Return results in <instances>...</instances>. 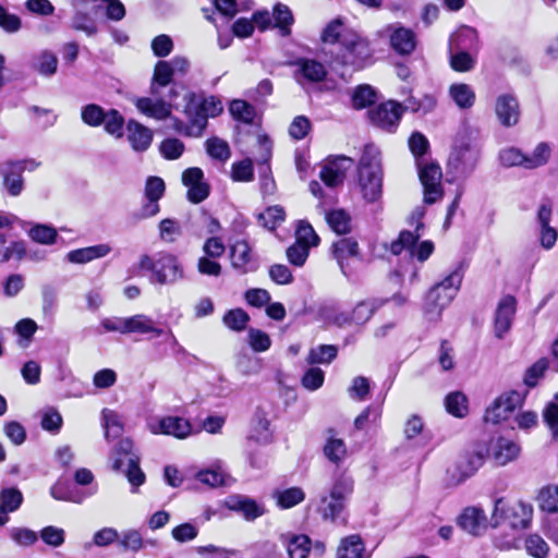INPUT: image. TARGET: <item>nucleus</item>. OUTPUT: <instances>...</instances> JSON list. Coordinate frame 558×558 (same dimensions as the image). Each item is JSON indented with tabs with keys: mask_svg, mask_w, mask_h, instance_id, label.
Segmentation results:
<instances>
[{
	"mask_svg": "<svg viewBox=\"0 0 558 558\" xmlns=\"http://www.w3.org/2000/svg\"><path fill=\"white\" fill-rule=\"evenodd\" d=\"M173 76L168 61H158L155 64L150 81V97H140L134 101L136 109L155 120L163 121L171 116V105L166 102L163 89L173 83Z\"/></svg>",
	"mask_w": 558,
	"mask_h": 558,
	"instance_id": "f257e3e1",
	"label": "nucleus"
},
{
	"mask_svg": "<svg viewBox=\"0 0 558 558\" xmlns=\"http://www.w3.org/2000/svg\"><path fill=\"white\" fill-rule=\"evenodd\" d=\"M379 155L374 145H366L359 163L357 185L368 204H377L383 195L384 172Z\"/></svg>",
	"mask_w": 558,
	"mask_h": 558,
	"instance_id": "f03ea898",
	"label": "nucleus"
},
{
	"mask_svg": "<svg viewBox=\"0 0 558 558\" xmlns=\"http://www.w3.org/2000/svg\"><path fill=\"white\" fill-rule=\"evenodd\" d=\"M183 100L185 101L183 113L185 117L193 118L194 126L187 132L191 135H203L208 118H214L222 111V104L215 96L202 97L193 92H187Z\"/></svg>",
	"mask_w": 558,
	"mask_h": 558,
	"instance_id": "7ed1b4c3",
	"label": "nucleus"
},
{
	"mask_svg": "<svg viewBox=\"0 0 558 558\" xmlns=\"http://www.w3.org/2000/svg\"><path fill=\"white\" fill-rule=\"evenodd\" d=\"M352 492L353 480L345 474H339L335 478L329 494L320 497L319 512L325 519L345 522L344 512Z\"/></svg>",
	"mask_w": 558,
	"mask_h": 558,
	"instance_id": "20e7f679",
	"label": "nucleus"
},
{
	"mask_svg": "<svg viewBox=\"0 0 558 558\" xmlns=\"http://www.w3.org/2000/svg\"><path fill=\"white\" fill-rule=\"evenodd\" d=\"M133 441L129 438L119 440L112 453V469L125 474L132 486V493L137 492V487L144 484L145 473L140 468V457L133 450Z\"/></svg>",
	"mask_w": 558,
	"mask_h": 558,
	"instance_id": "39448f33",
	"label": "nucleus"
},
{
	"mask_svg": "<svg viewBox=\"0 0 558 558\" xmlns=\"http://www.w3.org/2000/svg\"><path fill=\"white\" fill-rule=\"evenodd\" d=\"M481 149L470 136L463 135L457 138L448 158V169L456 178L470 177L478 163Z\"/></svg>",
	"mask_w": 558,
	"mask_h": 558,
	"instance_id": "423d86ee",
	"label": "nucleus"
},
{
	"mask_svg": "<svg viewBox=\"0 0 558 558\" xmlns=\"http://www.w3.org/2000/svg\"><path fill=\"white\" fill-rule=\"evenodd\" d=\"M137 267L141 270L150 271V281L159 284H172L183 277L178 258L168 253H160L156 258L142 255Z\"/></svg>",
	"mask_w": 558,
	"mask_h": 558,
	"instance_id": "0eeeda50",
	"label": "nucleus"
},
{
	"mask_svg": "<svg viewBox=\"0 0 558 558\" xmlns=\"http://www.w3.org/2000/svg\"><path fill=\"white\" fill-rule=\"evenodd\" d=\"M373 54L369 41L353 33L343 38L342 47L336 54L335 61L342 65H350L354 70H361L373 63Z\"/></svg>",
	"mask_w": 558,
	"mask_h": 558,
	"instance_id": "6e6552de",
	"label": "nucleus"
},
{
	"mask_svg": "<svg viewBox=\"0 0 558 558\" xmlns=\"http://www.w3.org/2000/svg\"><path fill=\"white\" fill-rule=\"evenodd\" d=\"M100 325L107 332L150 335V338H159L163 333L162 328H159L151 317L144 314L130 317H108L104 318Z\"/></svg>",
	"mask_w": 558,
	"mask_h": 558,
	"instance_id": "1a4fd4ad",
	"label": "nucleus"
},
{
	"mask_svg": "<svg viewBox=\"0 0 558 558\" xmlns=\"http://www.w3.org/2000/svg\"><path fill=\"white\" fill-rule=\"evenodd\" d=\"M532 517L533 508L530 504L519 501L511 507H507L505 500L499 498L495 501L492 521L494 526L508 522L513 529H526L532 521Z\"/></svg>",
	"mask_w": 558,
	"mask_h": 558,
	"instance_id": "9d476101",
	"label": "nucleus"
},
{
	"mask_svg": "<svg viewBox=\"0 0 558 558\" xmlns=\"http://www.w3.org/2000/svg\"><path fill=\"white\" fill-rule=\"evenodd\" d=\"M416 163L420 181L424 190V203L432 205L444 196L441 168L435 162L423 163L422 160H417Z\"/></svg>",
	"mask_w": 558,
	"mask_h": 558,
	"instance_id": "9b49d317",
	"label": "nucleus"
},
{
	"mask_svg": "<svg viewBox=\"0 0 558 558\" xmlns=\"http://www.w3.org/2000/svg\"><path fill=\"white\" fill-rule=\"evenodd\" d=\"M147 429L154 435H168L179 439L192 433L191 423L181 416H151L146 421Z\"/></svg>",
	"mask_w": 558,
	"mask_h": 558,
	"instance_id": "f8f14e48",
	"label": "nucleus"
},
{
	"mask_svg": "<svg viewBox=\"0 0 558 558\" xmlns=\"http://www.w3.org/2000/svg\"><path fill=\"white\" fill-rule=\"evenodd\" d=\"M380 36H388L390 47L400 56H410L416 48V35L400 23H392L379 32Z\"/></svg>",
	"mask_w": 558,
	"mask_h": 558,
	"instance_id": "ddd939ff",
	"label": "nucleus"
},
{
	"mask_svg": "<svg viewBox=\"0 0 558 558\" xmlns=\"http://www.w3.org/2000/svg\"><path fill=\"white\" fill-rule=\"evenodd\" d=\"M292 65L294 66L293 77L303 88L310 84L320 83L327 76L326 66L315 59L298 58Z\"/></svg>",
	"mask_w": 558,
	"mask_h": 558,
	"instance_id": "4468645a",
	"label": "nucleus"
},
{
	"mask_svg": "<svg viewBox=\"0 0 558 558\" xmlns=\"http://www.w3.org/2000/svg\"><path fill=\"white\" fill-rule=\"evenodd\" d=\"M524 397L518 391H510L501 395L494 403L486 410L484 420L487 423L497 424L500 421L507 420L508 416L523 403Z\"/></svg>",
	"mask_w": 558,
	"mask_h": 558,
	"instance_id": "2eb2a0df",
	"label": "nucleus"
},
{
	"mask_svg": "<svg viewBox=\"0 0 558 558\" xmlns=\"http://www.w3.org/2000/svg\"><path fill=\"white\" fill-rule=\"evenodd\" d=\"M182 183L187 187V199L199 204L209 195V184L204 181V172L198 167L187 168L182 173Z\"/></svg>",
	"mask_w": 558,
	"mask_h": 558,
	"instance_id": "dca6fc26",
	"label": "nucleus"
},
{
	"mask_svg": "<svg viewBox=\"0 0 558 558\" xmlns=\"http://www.w3.org/2000/svg\"><path fill=\"white\" fill-rule=\"evenodd\" d=\"M401 107L396 101H387L368 111L371 121L380 129L391 132L400 121Z\"/></svg>",
	"mask_w": 558,
	"mask_h": 558,
	"instance_id": "f3484780",
	"label": "nucleus"
},
{
	"mask_svg": "<svg viewBox=\"0 0 558 558\" xmlns=\"http://www.w3.org/2000/svg\"><path fill=\"white\" fill-rule=\"evenodd\" d=\"M230 259L232 267L240 274H247L257 268L252 247L246 240H235L230 244Z\"/></svg>",
	"mask_w": 558,
	"mask_h": 558,
	"instance_id": "a211bd4d",
	"label": "nucleus"
},
{
	"mask_svg": "<svg viewBox=\"0 0 558 558\" xmlns=\"http://www.w3.org/2000/svg\"><path fill=\"white\" fill-rule=\"evenodd\" d=\"M515 307L517 300L512 295H506L499 301L494 320V331L497 338L502 339L510 330Z\"/></svg>",
	"mask_w": 558,
	"mask_h": 558,
	"instance_id": "6ab92c4d",
	"label": "nucleus"
},
{
	"mask_svg": "<svg viewBox=\"0 0 558 558\" xmlns=\"http://www.w3.org/2000/svg\"><path fill=\"white\" fill-rule=\"evenodd\" d=\"M424 215V207H417L413 210L411 215V223H415V231L411 232L404 230L400 232L399 238L391 243L390 251L392 254L399 255L403 250H405V247H412L416 244L421 238L420 230L424 228V223L422 222Z\"/></svg>",
	"mask_w": 558,
	"mask_h": 558,
	"instance_id": "aec40b11",
	"label": "nucleus"
},
{
	"mask_svg": "<svg viewBox=\"0 0 558 558\" xmlns=\"http://www.w3.org/2000/svg\"><path fill=\"white\" fill-rule=\"evenodd\" d=\"M486 449L498 465H506L515 460L520 453V446L506 437L493 438Z\"/></svg>",
	"mask_w": 558,
	"mask_h": 558,
	"instance_id": "412c9836",
	"label": "nucleus"
},
{
	"mask_svg": "<svg viewBox=\"0 0 558 558\" xmlns=\"http://www.w3.org/2000/svg\"><path fill=\"white\" fill-rule=\"evenodd\" d=\"M495 112L504 126L510 128L518 124L520 107L517 98L511 94L499 95L496 99Z\"/></svg>",
	"mask_w": 558,
	"mask_h": 558,
	"instance_id": "4be33fe9",
	"label": "nucleus"
},
{
	"mask_svg": "<svg viewBox=\"0 0 558 558\" xmlns=\"http://www.w3.org/2000/svg\"><path fill=\"white\" fill-rule=\"evenodd\" d=\"M226 505L230 510L241 513L247 521H254L266 512L264 505L242 495L229 496Z\"/></svg>",
	"mask_w": 558,
	"mask_h": 558,
	"instance_id": "5701e85b",
	"label": "nucleus"
},
{
	"mask_svg": "<svg viewBox=\"0 0 558 558\" xmlns=\"http://www.w3.org/2000/svg\"><path fill=\"white\" fill-rule=\"evenodd\" d=\"M350 158L344 156L328 160L320 169L319 178L329 187L342 184Z\"/></svg>",
	"mask_w": 558,
	"mask_h": 558,
	"instance_id": "b1692460",
	"label": "nucleus"
},
{
	"mask_svg": "<svg viewBox=\"0 0 558 558\" xmlns=\"http://www.w3.org/2000/svg\"><path fill=\"white\" fill-rule=\"evenodd\" d=\"M464 270L462 265H458L449 275H447L440 282L432 287V298L438 299V291H444L442 301L452 302L458 291L460 290Z\"/></svg>",
	"mask_w": 558,
	"mask_h": 558,
	"instance_id": "393cba45",
	"label": "nucleus"
},
{
	"mask_svg": "<svg viewBox=\"0 0 558 558\" xmlns=\"http://www.w3.org/2000/svg\"><path fill=\"white\" fill-rule=\"evenodd\" d=\"M26 169L22 162H7L0 167V172L3 177V186L12 196H17L22 193L24 182L22 173Z\"/></svg>",
	"mask_w": 558,
	"mask_h": 558,
	"instance_id": "a878e982",
	"label": "nucleus"
},
{
	"mask_svg": "<svg viewBox=\"0 0 558 558\" xmlns=\"http://www.w3.org/2000/svg\"><path fill=\"white\" fill-rule=\"evenodd\" d=\"M332 254L337 259L338 265L345 277H349V258L359 256V244L351 238H343L338 240L332 245Z\"/></svg>",
	"mask_w": 558,
	"mask_h": 558,
	"instance_id": "bb28decb",
	"label": "nucleus"
},
{
	"mask_svg": "<svg viewBox=\"0 0 558 558\" xmlns=\"http://www.w3.org/2000/svg\"><path fill=\"white\" fill-rule=\"evenodd\" d=\"M486 515L476 507H470L458 518V525L472 535H480L486 529Z\"/></svg>",
	"mask_w": 558,
	"mask_h": 558,
	"instance_id": "cd10ccee",
	"label": "nucleus"
},
{
	"mask_svg": "<svg viewBox=\"0 0 558 558\" xmlns=\"http://www.w3.org/2000/svg\"><path fill=\"white\" fill-rule=\"evenodd\" d=\"M128 140L135 151H145L153 142V132L142 123L130 120L126 124Z\"/></svg>",
	"mask_w": 558,
	"mask_h": 558,
	"instance_id": "c85d7f7f",
	"label": "nucleus"
},
{
	"mask_svg": "<svg viewBox=\"0 0 558 558\" xmlns=\"http://www.w3.org/2000/svg\"><path fill=\"white\" fill-rule=\"evenodd\" d=\"M111 246L107 243L82 247L70 251L65 258L72 264H86L97 258L107 256L111 252Z\"/></svg>",
	"mask_w": 558,
	"mask_h": 558,
	"instance_id": "c756f323",
	"label": "nucleus"
},
{
	"mask_svg": "<svg viewBox=\"0 0 558 558\" xmlns=\"http://www.w3.org/2000/svg\"><path fill=\"white\" fill-rule=\"evenodd\" d=\"M489 456L486 447H478L460 459L457 468L463 478L473 475Z\"/></svg>",
	"mask_w": 558,
	"mask_h": 558,
	"instance_id": "7c9ffc66",
	"label": "nucleus"
},
{
	"mask_svg": "<svg viewBox=\"0 0 558 558\" xmlns=\"http://www.w3.org/2000/svg\"><path fill=\"white\" fill-rule=\"evenodd\" d=\"M464 49L477 50L478 49V34L475 28L470 26H462L454 35L451 36L449 43V50Z\"/></svg>",
	"mask_w": 558,
	"mask_h": 558,
	"instance_id": "2f4dec72",
	"label": "nucleus"
},
{
	"mask_svg": "<svg viewBox=\"0 0 558 558\" xmlns=\"http://www.w3.org/2000/svg\"><path fill=\"white\" fill-rule=\"evenodd\" d=\"M258 142L262 149L260 185L263 193H272L274 180L268 175L270 168L268 160L271 156V143L266 136H259Z\"/></svg>",
	"mask_w": 558,
	"mask_h": 558,
	"instance_id": "473e14b6",
	"label": "nucleus"
},
{
	"mask_svg": "<svg viewBox=\"0 0 558 558\" xmlns=\"http://www.w3.org/2000/svg\"><path fill=\"white\" fill-rule=\"evenodd\" d=\"M385 301L379 300H367L359 302L352 310L351 314L354 325L363 326L366 324L375 314V312L383 306Z\"/></svg>",
	"mask_w": 558,
	"mask_h": 558,
	"instance_id": "72a5a7b5",
	"label": "nucleus"
},
{
	"mask_svg": "<svg viewBox=\"0 0 558 558\" xmlns=\"http://www.w3.org/2000/svg\"><path fill=\"white\" fill-rule=\"evenodd\" d=\"M449 95L460 109H469L475 102V93L472 87L464 83L452 84Z\"/></svg>",
	"mask_w": 558,
	"mask_h": 558,
	"instance_id": "f704fd0d",
	"label": "nucleus"
},
{
	"mask_svg": "<svg viewBox=\"0 0 558 558\" xmlns=\"http://www.w3.org/2000/svg\"><path fill=\"white\" fill-rule=\"evenodd\" d=\"M354 32L347 29L343 25V22L341 19H335L331 22H329L326 27L324 28L322 33V40L325 44H337L339 43L342 47L343 38L349 35L353 34Z\"/></svg>",
	"mask_w": 558,
	"mask_h": 558,
	"instance_id": "c9c22d12",
	"label": "nucleus"
},
{
	"mask_svg": "<svg viewBox=\"0 0 558 558\" xmlns=\"http://www.w3.org/2000/svg\"><path fill=\"white\" fill-rule=\"evenodd\" d=\"M364 544L360 536L351 535L342 539L338 547V558H362L364 553Z\"/></svg>",
	"mask_w": 558,
	"mask_h": 558,
	"instance_id": "e433bc0d",
	"label": "nucleus"
},
{
	"mask_svg": "<svg viewBox=\"0 0 558 558\" xmlns=\"http://www.w3.org/2000/svg\"><path fill=\"white\" fill-rule=\"evenodd\" d=\"M290 558H307L311 549V539L304 534L291 535L286 541Z\"/></svg>",
	"mask_w": 558,
	"mask_h": 558,
	"instance_id": "4c0bfd02",
	"label": "nucleus"
},
{
	"mask_svg": "<svg viewBox=\"0 0 558 558\" xmlns=\"http://www.w3.org/2000/svg\"><path fill=\"white\" fill-rule=\"evenodd\" d=\"M33 68L40 75L52 76L57 72L58 58L54 53L44 50L35 57Z\"/></svg>",
	"mask_w": 558,
	"mask_h": 558,
	"instance_id": "58836bf2",
	"label": "nucleus"
},
{
	"mask_svg": "<svg viewBox=\"0 0 558 558\" xmlns=\"http://www.w3.org/2000/svg\"><path fill=\"white\" fill-rule=\"evenodd\" d=\"M325 457L336 465H339L347 457V446L340 438L330 436L324 446Z\"/></svg>",
	"mask_w": 558,
	"mask_h": 558,
	"instance_id": "ea45409f",
	"label": "nucleus"
},
{
	"mask_svg": "<svg viewBox=\"0 0 558 558\" xmlns=\"http://www.w3.org/2000/svg\"><path fill=\"white\" fill-rule=\"evenodd\" d=\"M102 427L105 428V437L107 440L119 437L123 432V425L119 415L109 409L101 412Z\"/></svg>",
	"mask_w": 558,
	"mask_h": 558,
	"instance_id": "a19ab883",
	"label": "nucleus"
},
{
	"mask_svg": "<svg viewBox=\"0 0 558 558\" xmlns=\"http://www.w3.org/2000/svg\"><path fill=\"white\" fill-rule=\"evenodd\" d=\"M274 497L277 499V505L281 509H289L302 502L305 498V494L300 487H291L276 492Z\"/></svg>",
	"mask_w": 558,
	"mask_h": 558,
	"instance_id": "79ce46f5",
	"label": "nucleus"
},
{
	"mask_svg": "<svg viewBox=\"0 0 558 558\" xmlns=\"http://www.w3.org/2000/svg\"><path fill=\"white\" fill-rule=\"evenodd\" d=\"M326 220L329 227L338 234H345L351 231V217L343 209L327 213Z\"/></svg>",
	"mask_w": 558,
	"mask_h": 558,
	"instance_id": "37998d69",
	"label": "nucleus"
},
{
	"mask_svg": "<svg viewBox=\"0 0 558 558\" xmlns=\"http://www.w3.org/2000/svg\"><path fill=\"white\" fill-rule=\"evenodd\" d=\"M445 407L448 413L456 417H464L468 412V399L459 391L449 393L445 399Z\"/></svg>",
	"mask_w": 558,
	"mask_h": 558,
	"instance_id": "c03bdc74",
	"label": "nucleus"
},
{
	"mask_svg": "<svg viewBox=\"0 0 558 558\" xmlns=\"http://www.w3.org/2000/svg\"><path fill=\"white\" fill-rule=\"evenodd\" d=\"M28 236L37 243L51 245L56 243L58 238L57 229L52 226L37 223L28 231Z\"/></svg>",
	"mask_w": 558,
	"mask_h": 558,
	"instance_id": "a18cd8bd",
	"label": "nucleus"
},
{
	"mask_svg": "<svg viewBox=\"0 0 558 558\" xmlns=\"http://www.w3.org/2000/svg\"><path fill=\"white\" fill-rule=\"evenodd\" d=\"M195 551L203 558H243L238 549L226 548L213 544L206 546H197Z\"/></svg>",
	"mask_w": 558,
	"mask_h": 558,
	"instance_id": "49530a36",
	"label": "nucleus"
},
{
	"mask_svg": "<svg viewBox=\"0 0 558 558\" xmlns=\"http://www.w3.org/2000/svg\"><path fill=\"white\" fill-rule=\"evenodd\" d=\"M229 110L235 120L247 124L253 123L256 116L255 108L242 99L232 100Z\"/></svg>",
	"mask_w": 558,
	"mask_h": 558,
	"instance_id": "de8ad7c7",
	"label": "nucleus"
},
{
	"mask_svg": "<svg viewBox=\"0 0 558 558\" xmlns=\"http://www.w3.org/2000/svg\"><path fill=\"white\" fill-rule=\"evenodd\" d=\"M338 349L331 344H320L316 348L311 349L307 362L310 364H328L336 359Z\"/></svg>",
	"mask_w": 558,
	"mask_h": 558,
	"instance_id": "09e8293b",
	"label": "nucleus"
},
{
	"mask_svg": "<svg viewBox=\"0 0 558 558\" xmlns=\"http://www.w3.org/2000/svg\"><path fill=\"white\" fill-rule=\"evenodd\" d=\"M275 26L280 29L282 36H288L291 33L290 26L293 23V15L291 10L282 3H278L274 8Z\"/></svg>",
	"mask_w": 558,
	"mask_h": 558,
	"instance_id": "8fccbe9b",
	"label": "nucleus"
},
{
	"mask_svg": "<svg viewBox=\"0 0 558 558\" xmlns=\"http://www.w3.org/2000/svg\"><path fill=\"white\" fill-rule=\"evenodd\" d=\"M438 299L432 298V288L426 294L425 304H424V313L429 320H436L440 317L441 312L445 307H447L451 302H444V291H438Z\"/></svg>",
	"mask_w": 558,
	"mask_h": 558,
	"instance_id": "3c124183",
	"label": "nucleus"
},
{
	"mask_svg": "<svg viewBox=\"0 0 558 558\" xmlns=\"http://www.w3.org/2000/svg\"><path fill=\"white\" fill-rule=\"evenodd\" d=\"M450 51V65L454 71L468 72L474 68L475 60L470 50L454 49Z\"/></svg>",
	"mask_w": 558,
	"mask_h": 558,
	"instance_id": "603ef678",
	"label": "nucleus"
},
{
	"mask_svg": "<svg viewBox=\"0 0 558 558\" xmlns=\"http://www.w3.org/2000/svg\"><path fill=\"white\" fill-rule=\"evenodd\" d=\"M71 25L73 29L84 32L87 36H94L98 32L95 19L83 11L75 12Z\"/></svg>",
	"mask_w": 558,
	"mask_h": 558,
	"instance_id": "864d4df0",
	"label": "nucleus"
},
{
	"mask_svg": "<svg viewBox=\"0 0 558 558\" xmlns=\"http://www.w3.org/2000/svg\"><path fill=\"white\" fill-rule=\"evenodd\" d=\"M184 150V143L175 137L165 138L159 145V151L161 156L167 160L179 159Z\"/></svg>",
	"mask_w": 558,
	"mask_h": 558,
	"instance_id": "5fc2aeb1",
	"label": "nucleus"
},
{
	"mask_svg": "<svg viewBox=\"0 0 558 558\" xmlns=\"http://www.w3.org/2000/svg\"><path fill=\"white\" fill-rule=\"evenodd\" d=\"M207 154L219 161L229 159L231 151L228 143L218 137L208 138L205 143Z\"/></svg>",
	"mask_w": 558,
	"mask_h": 558,
	"instance_id": "6e6d98bb",
	"label": "nucleus"
},
{
	"mask_svg": "<svg viewBox=\"0 0 558 558\" xmlns=\"http://www.w3.org/2000/svg\"><path fill=\"white\" fill-rule=\"evenodd\" d=\"M222 320L228 328L234 331H242L246 328L250 316L242 308H234L228 311L223 315Z\"/></svg>",
	"mask_w": 558,
	"mask_h": 558,
	"instance_id": "4d7b16f0",
	"label": "nucleus"
},
{
	"mask_svg": "<svg viewBox=\"0 0 558 558\" xmlns=\"http://www.w3.org/2000/svg\"><path fill=\"white\" fill-rule=\"evenodd\" d=\"M106 111L96 104H88L82 107L81 118L82 121L93 128L99 126L106 120Z\"/></svg>",
	"mask_w": 558,
	"mask_h": 558,
	"instance_id": "13d9d810",
	"label": "nucleus"
},
{
	"mask_svg": "<svg viewBox=\"0 0 558 558\" xmlns=\"http://www.w3.org/2000/svg\"><path fill=\"white\" fill-rule=\"evenodd\" d=\"M539 505L543 511L558 512V485H551L539 492Z\"/></svg>",
	"mask_w": 558,
	"mask_h": 558,
	"instance_id": "bf43d9fd",
	"label": "nucleus"
},
{
	"mask_svg": "<svg viewBox=\"0 0 558 558\" xmlns=\"http://www.w3.org/2000/svg\"><path fill=\"white\" fill-rule=\"evenodd\" d=\"M376 100V93L369 85H360L352 95V105L355 109H363L373 105Z\"/></svg>",
	"mask_w": 558,
	"mask_h": 558,
	"instance_id": "052dcab7",
	"label": "nucleus"
},
{
	"mask_svg": "<svg viewBox=\"0 0 558 558\" xmlns=\"http://www.w3.org/2000/svg\"><path fill=\"white\" fill-rule=\"evenodd\" d=\"M196 478L209 487H218L227 484V474L220 468L201 470L197 472Z\"/></svg>",
	"mask_w": 558,
	"mask_h": 558,
	"instance_id": "680f3d73",
	"label": "nucleus"
},
{
	"mask_svg": "<svg viewBox=\"0 0 558 558\" xmlns=\"http://www.w3.org/2000/svg\"><path fill=\"white\" fill-rule=\"evenodd\" d=\"M22 501L23 495L17 488H4L0 493V506L8 512L17 510Z\"/></svg>",
	"mask_w": 558,
	"mask_h": 558,
	"instance_id": "e2e57ef3",
	"label": "nucleus"
},
{
	"mask_svg": "<svg viewBox=\"0 0 558 558\" xmlns=\"http://www.w3.org/2000/svg\"><path fill=\"white\" fill-rule=\"evenodd\" d=\"M257 218L264 228L274 230L279 222L284 220V210L280 206H271L260 213Z\"/></svg>",
	"mask_w": 558,
	"mask_h": 558,
	"instance_id": "0e129e2a",
	"label": "nucleus"
},
{
	"mask_svg": "<svg viewBox=\"0 0 558 558\" xmlns=\"http://www.w3.org/2000/svg\"><path fill=\"white\" fill-rule=\"evenodd\" d=\"M381 417V408L379 405L367 407L360 415L354 420V426L356 429H364L369 424L376 425Z\"/></svg>",
	"mask_w": 558,
	"mask_h": 558,
	"instance_id": "69168bd1",
	"label": "nucleus"
},
{
	"mask_svg": "<svg viewBox=\"0 0 558 558\" xmlns=\"http://www.w3.org/2000/svg\"><path fill=\"white\" fill-rule=\"evenodd\" d=\"M232 179L239 182H251L254 179L253 161L245 158L232 165Z\"/></svg>",
	"mask_w": 558,
	"mask_h": 558,
	"instance_id": "338daca9",
	"label": "nucleus"
},
{
	"mask_svg": "<svg viewBox=\"0 0 558 558\" xmlns=\"http://www.w3.org/2000/svg\"><path fill=\"white\" fill-rule=\"evenodd\" d=\"M295 236L296 243L306 245L308 248L316 246L319 242V238L313 227L306 221L299 222Z\"/></svg>",
	"mask_w": 558,
	"mask_h": 558,
	"instance_id": "774afa93",
	"label": "nucleus"
}]
</instances>
